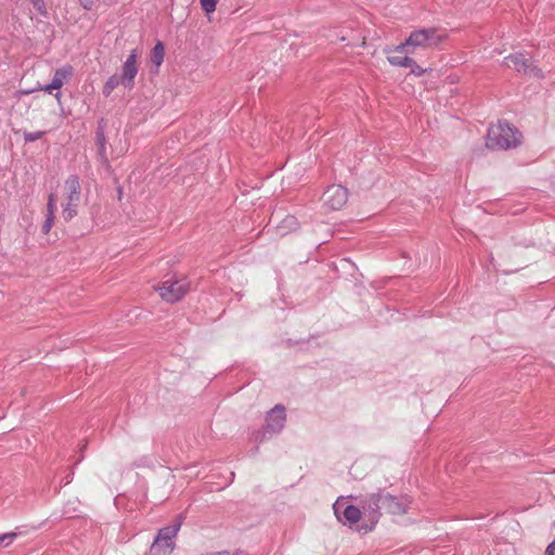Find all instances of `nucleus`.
<instances>
[{
  "label": "nucleus",
  "instance_id": "nucleus-13",
  "mask_svg": "<svg viewBox=\"0 0 555 555\" xmlns=\"http://www.w3.org/2000/svg\"><path fill=\"white\" fill-rule=\"evenodd\" d=\"M181 521H177L173 525L159 529L156 538L166 541V543H175L173 539L176 538L178 531L180 530Z\"/></svg>",
  "mask_w": 555,
  "mask_h": 555
},
{
  "label": "nucleus",
  "instance_id": "nucleus-31",
  "mask_svg": "<svg viewBox=\"0 0 555 555\" xmlns=\"http://www.w3.org/2000/svg\"><path fill=\"white\" fill-rule=\"evenodd\" d=\"M272 218H273V219H279V218H280L279 212H278V211H275V212L273 214Z\"/></svg>",
  "mask_w": 555,
  "mask_h": 555
},
{
  "label": "nucleus",
  "instance_id": "nucleus-29",
  "mask_svg": "<svg viewBox=\"0 0 555 555\" xmlns=\"http://www.w3.org/2000/svg\"><path fill=\"white\" fill-rule=\"evenodd\" d=\"M39 90H43V91H46V92H48V93H51V92H52V90H56V89H55V88H52V87H51V82H50L49 85H46V86L39 87Z\"/></svg>",
  "mask_w": 555,
  "mask_h": 555
},
{
  "label": "nucleus",
  "instance_id": "nucleus-27",
  "mask_svg": "<svg viewBox=\"0 0 555 555\" xmlns=\"http://www.w3.org/2000/svg\"><path fill=\"white\" fill-rule=\"evenodd\" d=\"M545 555H555V541L547 545L545 550Z\"/></svg>",
  "mask_w": 555,
  "mask_h": 555
},
{
  "label": "nucleus",
  "instance_id": "nucleus-6",
  "mask_svg": "<svg viewBox=\"0 0 555 555\" xmlns=\"http://www.w3.org/2000/svg\"><path fill=\"white\" fill-rule=\"evenodd\" d=\"M349 192L340 184L330 185L322 195L323 206L328 210L341 209L348 201Z\"/></svg>",
  "mask_w": 555,
  "mask_h": 555
},
{
  "label": "nucleus",
  "instance_id": "nucleus-20",
  "mask_svg": "<svg viewBox=\"0 0 555 555\" xmlns=\"http://www.w3.org/2000/svg\"><path fill=\"white\" fill-rule=\"evenodd\" d=\"M203 11L208 15L215 12L218 0H199Z\"/></svg>",
  "mask_w": 555,
  "mask_h": 555
},
{
  "label": "nucleus",
  "instance_id": "nucleus-34",
  "mask_svg": "<svg viewBox=\"0 0 555 555\" xmlns=\"http://www.w3.org/2000/svg\"><path fill=\"white\" fill-rule=\"evenodd\" d=\"M85 9H90V5L83 4Z\"/></svg>",
  "mask_w": 555,
  "mask_h": 555
},
{
  "label": "nucleus",
  "instance_id": "nucleus-10",
  "mask_svg": "<svg viewBox=\"0 0 555 555\" xmlns=\"http://www.w3.org/2000/svg\"><path fill=\"white\" fill-rule=\"evenodd\" d=\"M505 64L507 67L516 69L518 73L537 72V76H539V70L535 67H531L528 60L522 54H511L506 56Z\"/></svg>",
  "mask_w": 555,
  "mask_h": 555
},
{
  "label": "nucleus",
  "instance_id": "nucleus-24",
  "mask_svg": "<svg viewBox=\"0 0 555 555\" xmlns=\"http://www.w3.org/2000/svg\"><path fill=\"white\" fill-rule=\"evenodd\" d=\"M98 142L100 144V154H101V157L104 158L106 160V156H105V146H104V142H105V138L103 135V133H98Z\"/></svg>",
  "mask_w": 555,
  "mask_h": 555
},
{
  "label": "nucleus",
  "instance_id": "nucleus-23",
  "mask_svg": "<svg viewBox=\"0 0 555 555\" xmlns=\"http://www.w3.org/2000/svg\"><path fill=\"white\" fill-rule=\"evenodd\" d=\"M30 2L34 5V8L40 12V14H42V15L47 14L46 4H44L43 0H30Z\"/></svg>",
  "mask_w": 555,
  "mask_h": 555
},
{
  "label": "nucleus",
  "instance_id": "nucleus-11",
  "mask_svg": "<svg viewBox=\"0 0 555 555\" xmlns=\"http://www.w3.org/2000/svg\"><path fill=\"white\" fill-rule=\"evenodd\" d=\"M73 67L69 65L57 68L54 73V76L51 80V87L56 90L61 89L63 85L72 77Z\"/></svg>",
  "mask_w": 555,
  "mask_h": 555
},
{
  "label": "nucleus",
  "instance_id": "nucleus-21",
  "mask_svg": "<svg viewBox=\"0 0 555 555\" xmlns=\"http://www.w3.org/2000/svg\"><path fill=\"white\" fill-rule=\"evenodd\" d=\"M16 532H9L4 534H0V547L10 545L13 540L16 538Z\"/></svg>",
  "mask_w": 555,
  "mask_h": 555
},
{
  "label": "nucleus",
  "instance_id": "nucleus-5",
  "mask_svg": "<svg viewBox=\"0 0 555 555\" xmlns=\"http://www.w3.org/2000/svg\"><path fill=\"white\" fill-rule=\"evenodd\" d=\"M159 296L167 302H177L181 300L189 291V283L182 279H167L156 287Z\"/></svg>",
  "mask_w": 555,
  "mask_h": 555
},
{
  "label": "nucleus",
  "instance_id": "nucleus-18",
  "mask_svg": "<svg viewBox=\"0 0 555 555\" xmlns=\"http://www.w3.org/2000/svg\"><path fill=\"white\" fill-rule=\"evenodd\" d=\"M388 62L393 66L408 67L414 64V60L409 56L389 55L387 56Z\"/></svg>",
  "mask_w": 555,
  "mask_h": 555
},
{
  "label": "nucleus",
  "instance_id": "nucleus-19",
  "mask_svg": "<svg viewBox=\"0 0 555 555\" xmlns=\"http://www.w3.org/2000/svg\"><path fill=\"white\" fill-rule=\"evenodd\" d=\"M119 85H122L120 77L118 75L111 76L103 87V94L105 96L111 95L113 90L117 88Z\"/></svg>",
  "mask_w": 555,
  "mask_h": 555
},
{
  "label": "nucleus",
  "instance_id": "nucleus-1",
  "mask_svg": "<svg viewBox=\"0 0 555 555\" xmlns=\"http://www.w3.org/2000/svg\"><path fill=\"white\" fill-rule=\"evenodd\" d=\"M447 35L437 28H424L412 31L408 39L395 48L399 53H414L415 49H428L438 46Z\"/></svg>",
  "mask_w": 555,
  "mask_h": 555
},
{
  "label": "nucleus",
  "instance_id": "nucleus-4",
  "mask_svg": "<svg viewBox=\"0 0 555 555\" xmlns=\"http://www.w3.org/2000/svg\"><path fill=\"white\" fill-rule=\"evenodd\" d=\"M384 491L370 493L360 501L363 513L362 529L365 532L372 531L382 516Z\"/></svg>",
  "mask_w": 555,
  "mask_h": 555
},
{
  "label": "nucleus",
  "instance_id": "nucleus-7",
  "mask_svg": "<svg viewBox=\"0 0 555 555\" xmlns=\"http://www.w3.org/2000/svg\"><path fill=\"white\" fill-rule=\"evenodd\" d=\"M137 63L138 52L137 50H131L126 62L122 64L121 75H118L120 77L122 86L128 90H131L134 87V78L138 75L139 70Z\"/></svg>",
  "mask_w": 555,
  "mask_h": 555
},
{
  "label": "nucleus",
  "instance_id": "nucleus-12",
  "mask_svg": "<svg viewBox=\"0 0 555 555\" xmlns=\"http://www.w3.org/2000/svg\"><path fill=\"white\" fill-rule=\"evenodd\" d=\"M55 210H56V198H55L54 194H50L48 204H47V218L42 225V231L44 233H48L53 225Z\"/></svg>",
  "mask_w": 555,
  "mask_h": 555
},
{
  "label": "nucleus",
  "instance_id": "nucleus-28",
  "mask_svg": "<svg viewBox=\"0 0 555 555\" xmlns=\"http://www.w3.org/2000/svg\"><path fill=\"white\" fill-rule=\"evenodd\" d=\"M264 438H266V433L257 431V433L254 434V439L257 442L263 441Z\"/></svg>",
  "mask_w": 555,
  "mask_h": 555
},
{
  "label": "nucleus",
  "instance_id": "nucleus-2",
  "mask_svg": "<svg viewBox=\"0 0 555 555\" xmlns=\"http://www.w3.org/2000/svg\"><path fill=\"white\" fill-rule=\"evenodd\" d=\"M520 133L507 122L499 121L488 129L487 146L492 150H507L518 145Z\"/></svg>",
  "mask_w": 555,
  "mask_h": 555
},
{
  "label": "nucleus",
  "instance_id": "nucleus-25",
  "mask_svg": "<svg viewBox=\"0 0 555 555\" xmlns=\"http://www.w3.org/2000/svg\"><path fill=\"white\" fill-rule=\"evenodd\" d=\"M411 69V73L415 76H421L424 74V69L414 61V64L408 66Z\"/></svg>",
  "mask_w": 555,
  "mask_h": 555
},
{
  "label": "nucleus",
  "instance_id": "nucleus-3",
  "mask_svg": "<svg viewBox=\"0 0 555 555\" xmlns=\"http://www.w3.org/2000/svg\"><path fill=\"white\" fill-rule=\"evenodd\" d=\"M62 217L65 221L72 220L77 215V208L81 198L80 180L77 176H69L63 186Z\"/></svg>",
  "mask_w": 555,
  "mask_h": 555
},
{
  "label": "nucleus",
  "instance_id": "nucleus-32",
  "mask_svg": "<svg viewBox=\"0 0 555 555\" xmlns=\"http://www.w3.org/2000/svg\"><path fill=\"white\" fill-rule=\"evenodd\" d=\"M55 96H56V99H60L61 93H60V92H57V93L55 94Z\"/></svg>",
  "mask_w": 555,
  "mask_h": 555
},
{
  "label": "nucleus",
  "instance_id": "nucleus-14",
  "mask_svg": "<svg viewBox=\"0 0 555 555\" xmlns=\"http://www.w3.org/2000/svg\"><path fill=\"white\" fill-rule=\"evenodd\" d=\"M173 550L175 543H166V541L155 538L149 555H169Z\"/></svg>",
  "mask_w": 555,
  "mask_h": 555
},
{
  "label": "nucleus",
  "instance_id": "nucleus-16",
  "mask_svg": "<svg viewBox=\"0 0 555 555\" xmlns=\"http://www.w3.org/2000/svg\"><path fill=\"white\" fill-rule=\"evenodd\" d=\"M344 517L349 524H356L361 518L363 519V513L361 506L348 505L344 509Z\"/></svg>",
  "mask_w": 555,
  "mask_h": 555
},
{
  "label": "nucleus",
  "instance_id": "nucleus-22",
  "mask_svg": "<svg viewBox=\"0 0 555 555\" xmlns=\"http://www.w3.org/2000/svg\"><path fill=\"white\" fill-rule=\"evenodd\" d=\"M43 134H44L43 131L25 132L24 139L26 142H35V141L41 139Z\"/></svg>",
  "mask_w": 555,
  "mask_h": 555
},
{
  "label": "nucleus",
  "instance_id": "nucleus-9",
  "mask_svg": "<svg viewBox=\"0 0 555 555\" xmlns=\"http://www.w3.org/2000/svg\"><path fill=\"white\" fill-rule=\"evenodd\" d=\"M409 500L406 498H398L390 493L384 492L383 509L391 515H403L406 513Z\"/></svg>",
  "mask_w": 555,
  "mask_h": 555
},
{
  "label": "nucleus",
  "instance_id": "nucleus-15",
  "mask_svg": "<svg viewBox=\"0 0 555 555\" xmlns=\"http://www.w3.org/2000/svg\"><path fill=\"white\" fill-rule=\"evenodd\" d=\"M298 227H299V223H298L296 217L288 215L279 222V224L276 225V229L281 235H286L287 233L296 231L298 229Z\"/></svg>",
  "mask_w": 555,
  "mask_h": 555
},
{
  "label": "nucleus",
  "instance_id": "nucleus-8",
  "mask_svg": "<svg viewBox=\"0 0 555 555\" xmlns=\"http://www.w3.org/2000/svg\"><path fill=\"white\" fill-rule=\"evenodd\" d=\"M285 409L278 404L267 415V431L271 434L280 433L285 425Z\"/></svg>",
  "mask_w": 555,
  "mask_h": 555
},
{
  "label": "nucleus",
  "instance_id": "nucleus-26",
  "mask_svg": "<svg viewBox=\"0 0 555 555\" xmlns=\"http://www.w3.org/2000/svg\"><path fill=\"white\" fill-rule=\"evenodd\" d=\"M343 232H344V231H343V229H341V228H338V229H336V230H334V231H333V233H332V237H333L334 240H338V241L346 240V237L341 235V233H343Z\"/></svg>",
  "mask_w": 555,
  "mask_h": 555
},
{
  "label": "nucleus",
  "instance_id": "nucleus-30",
  "mask_svg": "<svg viewBox=\"0 0 555 555\" xmlns=\"http://www.w3.org/2000/svg\"><path fill=\"white\" fill-rule=\"evenodd\" d=\"M33 92V90H24V91H21L22 94H30Z\"/></svg>",
  "mask_w": 555,
  "mask_h": 555
},
{
  "label": "nucleus",
  "instance_id": "nucleus-33",
  "mask_svg": "<svg viewBox=\"0 0 555 555\" xmlns=\"http://www.w3.org/2000/svg\"><path fill=\"white\" fill-rule=\"evenodd\" d=\"M118 193H119V198H120L121 194H122L121 189L118 190Z\"/></svg>",
  "mask_w": 555,
  "mask_h": 555
},
{
  "label": "nucleus",
  "instance_id": "nucleus-17",
  "mask_svg": "<svg viewBox=\"0 0 555 555\" xmlns=\"http://www.w3.org/2000/svg\"><path fill=\"white\" fill-rule=\"evenodd\" d=\"M165 48L164 44L158 41L151 52V62L156 66V70L164 62Z\"/></svg>",
  "mask_w": 555,
  "mask_h": 555
}]
</instances>
